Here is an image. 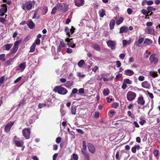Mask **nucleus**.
I'll return each mask as SVG.
<instances>
[{"mask_svg":"<svg viewBox=\"0 0 160 160\" xmlns=\"http://www.w3.org/2000/svg\"><path fill=\"white\" fill-rule=\"evenodd\" d=\"M67 44L69 47H70L72 48H74L75 46V43H73L71 41L69 43H67Z\"/></svg>","mask_w":160,"mask_h":160,"instance_id":"obj_41","label":"nucleus"},{"mask_svg":"<svg viewBox=\"0 0 160 160\" xmlns=\"http://www.w3.org/2000/svg\"><path fill=\"white\" fill-rule=\"evenodd\" d=\"M124 83L126 84H131L132 83V81L129 79H125L124 80Z\"/></svg>","mask_w":160,"mask_h":160,"instance_id":"obj_33","label":"nucleus"},{"mask_svg":"<svg viewBox=\"0 0 160 160\" xmlns=\"http://www.w3.org/2000/svg\"><path fill=\"white\" fill-rule=\"evenodd\" d=\"M75 30V28L73 26H72L71 28L70 29H69L68 27H66L65 28V32L68 37H70V34H72L74 32Z\"/></svg>","mask_w":160,"mask_h":160,"instance_id":"obj_5","label":"nucleus"},{"mask_svg":"<svg viewBox=\"0 0 160 160\" xmlns=\"http://www.w3.org/2000/svg\"><path fill=\"white\" fill-rule=\"evenodd\" d=\"M88 148L89 151L92 153H94L95 152V148L93 145L91 143L88 144Z\"/></svg>","mask_w":160,"mask_h":160,"instance_id":"obj_8","label":"nucleus"},{"mask_svg":"<svg viewBox=\"0 0 160 160\" xmlns=\"http://www.w3.org/2000/svg\"><path fill=\"white\" fill-rule=\"evenodd\" d=\"M36 45L35 43H33L30 48V52H33L35 51Z\"/></svg>","mask_w":160,"mask_h":160,"instance_id":"obj_29","label":"nucleus"},{"mask_svg":"<svg viewBox=\"0 0 160 160\" xmlns=\"http://www.w3.org/2000/svg\"><path fill=\"white\" fill-rule=\"evenodd\" d=\"M116 63L117 68L119 67L121 65V63L119 61H116Z\"/></svg>","mask_w":160,"mask_h":160,"instance_id":"obj_53","label":"nucleus"},{"mask_svg":"<svg viewBox=\"0 0 160 160\" xmlns=\"http://www.w3.org/2000/svg\"><path fill=\"white\" fill-rule=\"evenodd\" d=\"M78 92L80 94H83L84 93V89L83 88H81L78 90Z\"/></svg>","mask_w":160,"mask_h":160,"instance_id":"obj_51","label":"nucleus"},{"mask_svg":"<svg viewBox=\"0 0 160 160\" xmlns=\"http://www.w3.org/2000/svg\"><path fill=\"white\" fill-rule=\"evenodd\" d=\"M84 63V61L83 60H81L78 62V65L79 67H81L83 65Z\"/></svg>","mask_w":160,"mask_h":160,"instance_id":"obj_37","label":"nucleus"},{"mask_svg":"<svg viewBox=\"0 0 160 160\" xmlns=\"http://www.w3.org/2000/svg\"><path fill=\"white\" fill-rule=\"evenodd\" d=\"M7 11H0V15L1 16H3Z\"/></svg>","mask_w":160,"mask_h":160,"instance_id":"obj_55","label":"nucleus"},{"mask_svg":"<svg viewBox=\"0 0 160 160\" xmlns=\"http://www.w3.org/2000/svg\"><path fill=\"white\" fill-rule=\"evenodd\" d=\"M28 22V23L27 25L28 27L30 29L33 28L35 26V24L31 19L29 20Z\"/></svg>","mask_w":160,"mask_h":160,"instance_id":"obj_19","label":"nucleus"},{"mask_svg":"<svg viewBox=\"0 0 160 160\" xmlns=\"http://www.w3.org/2000/svg\"><path fill=\"white\" fill-rule=\"evenodd\" d=\"M107 44L109 46L112 50L115 49L116 45V42L115 41L112 40H109L107 41Z\"/></svg>","mask_w":160,"mask_h":160,"instance_id":"obj_9","label":"nucleus"},{"mask_svg":"<svg viewBox=\"0 0 160 160\" xmlns=\"http://www.w3.org/2000/svg\"><path fill=\"white\" fill-rule=\"evenodd\" d=\"M109 90L108 89H104L103 91V94L104 96H107L109 94Z\"/></svg>","mask_w":160,"mask_h":160,"instance_id":"obj_34","label":"nucleus"},{"mask_svg":"<svg viewBox=\"0 0 160 160\" xmlns=\"http://www.w3.org/2000/svg\"><path fill=\"white\" fill-rule=\"evenodd\" d=\"M26 65L25 62L21 63L19 65V68L18 69V70L22 69L23 70L25 69Z\"/></svg>","mask_w":160,"mask_h":160,"instance_id":"obj_27","label":"nucleus"},{"mask_svg":"<svg viewBox=\"0 0 160 160\" xmlns=\"http://www.w3.org/2000/svg\"><path fill=\"white\" fill-rule=\"evenodd\" d=\"M137 102L138 104L142 105H143L145 102V100H144L142 96H140L138 98Z\"/></svg>","mask_w":160,"mask_h":160,"instance_id":"obj_13","label":"nucleus"},{"mask_svg":"<svg viewBox=\"0 0 160 160\" xmlns=\"http://www.w3.org/2000/svg\"><path fill=\"white\" fill-rule=\"evenodd\" d=\"M53 91L55 92H58L59 94L62 95H65L68 92V91L66 89L60 86L56 87L54 89Z\"/></svg>","mask_w":160,"mask_h":160,"instance_id":"obj_1","label":"nucleus"},{"mask_svg":"<svg viewBox=\"0 0 160 160\" xmlns=\"http://www.w3.org/2000/svg\"><path fill=\"white\" fill-rule=\"evenodd\" d=\"M95 113V117L97 118H98L99 117V113L98 112H96Z\"/></svg>","mask_w":160,"mask_h":160,"instance_id":"obj_63","label":"nucleus"},{"mask_svg":"<svg viewBox=\"0 0 160 160\" xmlns=\"http://www.w3.org/2000/svg\"><path fill=\"white\" fill-rule=\"evenodd\" d=\"M61 140V138L60 137H58L57 138L56 140V142L57 143H59Z\"/></svg>","mask_w":160,"mask_h":160,"instance_id":"obj_48","label":"nucleus"},{"mask_svg":"<svg viewBox=\"0 0 160 160\" xmlns=\"http://www.w3.org/2000/svg\"><path fill=\"white\" fill-rule=\"evenodd\" d=\"M22 77L20 76L18 78H17L14 81V83H16L19 82L22 79Z\"/></svg>","mask_w":160,"mask_h":160,"instance_id":"obj_49","label":"nucleus"},{"mask_svg":"<svg viewBox=\"0 0 160 160\" xmlns=\"http://www.w3.org/2000/svg\"><path fill=\"white\" fill-rule=\"evenodd\" d=\"M98 69V67L96 66L92 68V70L94 72H96Z\"/></svg>","mask_w":160,"mask_h":160,"instance_id":"obj_46","label":"nucleus"},{"mask_svg":"<svg viewBox=\"0 0 160 160\" xmlns=\"http://www.w3.org/2000/svg\"><path fill=\"white\" fill-rule=\"evenodd\" d=\"M5 56V54H2L0 55V60H2L3 61H4L5 60V59L4 58Z\"/></svg>","mask_w":160,"mask_h":160,"instance_id":"obj_38","label":"nucleus"},{"mask_svg":"<svg viewBox=\"0 0 160 160\" xmlns=\"http://www.w3.org/2000/svg\"><path fill=\"white\" fill-rule=\"evenodd\" d=\"M118 105V103L115 102L112 104V107L114 108H117Z\"/></svg>","mask_w":160,"mask_h":160,"instance_id":"obj_40","label":"nucleus"},{"mask_svg":"<svg viewBox=\"0 0 160 160\" xmlns=\"http://www.w3.org/2000/svg\"><path fill=\"white\" fill-rule=\"evenodd\" d=\"M133 153H135L136 152V149L135 147H133L131 149Z\"/></svg>","mask_w":160,"mask_h":160,"instance_id":"obj_60","label":"nucleus"},{"mask_svg":"<svg viewBox=\"0 0 160 160\" xmlns=\"http://www.w3.org/2000/svg\"><path fill=\"white\" fill-rule=\"evenodd\" d=\"M141 85L143 88H149L150 87L149 83L146 81L142 82V83Z\"/></svg>","mask_w":160,"mask_h":160,"instance_id":"obj_17","label":"nucleus"},{"mask_svg":"<svg viewBox=\"0 0 160 160\" xmlns=\"http://www.w3.org/2000/svg\"><path fill=\"white\" fill-rule=\"evenodd\" d=\"M76 131L79 133H80L81 134H83L84 132L81 129H77L76 130Z\"/></svg>","mask_w":160,"mask_h":160,"instance_id":"obj_47","label":"nucleus"},{"mask_svg":"<svg viewBox=\"0 0 160 160\" xmlns=\"http://www.w3.org/2000/svg\"><path fill=\"white\" fill-rule=\"evenodd\" d=\"M46 106V104L45 103H39L38 104V107L40 108H41L44 107H45Z\"/></svg>","mask_w":160,"mask_h":160,"instance_id":"obj_44","label":"nucleus"},{"mask_svg":"<svg viewBox=\"0 0 160 160\" xmlns=\"http://www.w3.org/2000/svg\"><path fill=\"white\" fill-rule=\"evenodd\" d=\"M99 14L100 17L102 18L104 16L106 15L104 11H99Z\"/></svg>","mask_w":160,"mask_h":160,"instance_id":"obj_32","label":"nucleus"},{"mask_svg":"<svg viewBox=\"0 0 160 160\" xmlns=\"http://www.w3.org/2000/svg\"><path fill=\"white\" fill-rule=\"evenodd\" d=\"M146 2H147V3L148 5H151L153 4V2L152 1H149L148 2L146 1Z\"/></svg>","mask_w":160,"mask_h":160,"instance_id":"obj_61","label":"nucleus"},{"mask_svg":"<svg viewBox=\"0 0 160 160\" xmlns=\"http://www.w3.org/2000/svg\"><path fill=\"white\" fill-rule=\"evenodd\" d=\"M128 28L125 26L121 27L120 29L119 33H122L123 32H127L128 31Z\"/></svg>","mask_w":160,"mask_h":160,"instance_id":"obj_15","label":"nucleus"},{"mask_svg":"<svg viewBox=\"0 0 160 160\" xmlns=\"http://www.w3.org/2000/svg\"><path fill=\"white\" fill-rule=\"evenodd\" d=\"M117 17H114L116 21V24L118 25H119L123 22V18L122 17H121L119 18V19L118 20H117Z\"/></svg>","mask_w":160,"mask_h":160,"instance_id":"obj_23","label":"nucleus"},{"mask_svg":"<svg viewBox=\"0 0 160 160\" xmlns=\"http://www.w3.org/2000/svg\"><path fill=\"white\" fill-rule=\"evenodd\" d=\"M144 40V38L139 37L138 41L135 42V45L137 46H139L143 42Z\"/></svg>","mask_w":160,"mask_h":160,"instance_id":"obj_18","label":"nucleus"},{"mask_svg":"<svg viewBox=\"0 0 160 160\" xmlns=\"http://www.w3.org/2000/svg\"><path fill=\"white\" fill-rule=\"evenodd\" d=\"M58 75H61L64 74V72L62 71V69H58L56 71Z\"/></svg>","mask_w":160,"mask_h":160,"instance_id":"obj_36","label":"nucleus"},{"mask_svg":"<svg viewBox=\"0 0 160 160\" xmlns=\"http://www.w3.org/2000/svg\"><path fill=\"white\" fill-rule=\"evenodd\" d=\"M78 91V89L76 88H74L72 89L71 93L69 98H71L72 97H75L74 94L77 93Z\"/></svg>","mask_w":160,"mask_h":160,"instance_id":"obj_22","label":"nucleus"},{"mask_svg":"<svg viewBox=\"0 0 160 160\" xmlns=\"http://www.w3.org/2000/svg\"><path fill=\"white\" fill-rule=\"evenodd\" d=\"M92 47L97 51H99L100 50V47L97 44H93L92 45Z\"/></svg>","mask_w":160,"mask_h":160,"instance_id":"obj_30","label":"nucleus"},{"mask_svg":"<svg viewBox=\"0 0 160 160\" xmlns=\"http://www.w3.org/2000/svg\"><path fill=\"white\" fill-rule=\"evenodd\" d=\"M22 42V40H19L16 41L14 43V47L18 48L19 45Z\"/></svg>","mask_w":160,"mask_h":160,"instance_id":"obj_35","label":"nucleus"},{"mask_svg":"<svg viewBox=\"0 0 160 160\" xmlns=\"http://www.w3.org/2000/svg\"><path fill=\"white\" fill-rule=\"evenodd\" d=\"M82 148L81 149L82 150H87V146L86 142L85 141H82Z\"/></svg>","mask_w":160,"mask_h":160,"instance_id":"obj_31","label":"nucleus"},{"mask_svg":"<svg viewBox=\"0 0 160 160\" xmlns=\"http://www.w3.org/2000/svg\"><path fill=\"white\" fill-rule=\"evenodd\" d=\"M149 75L153 77H156L158 76V74L157 72L151 71L149 72Z\"/></svg>","mask_w":160,"mask_h":160,"instance_id":"obj_25","label":"nucleus"},{"mask_svg":"<svg viewBox=\"0 0 160 160\" xmlns=\"http://www.w3.org/2000/svg\"><path fill=\"white\" fill-rule=\"evenodd\" d=\"M72 158L73 160H78V156L75 154H72Z\"/></svg>","mask_w":160,"mask_h":160,"instance_id":"obj_42","label":"nucleus"},{"mask_svg":"<svg viewBox=\"0 0 160 160\" xmlns=\"http://www.w3.org/2000/svg\"><path fill=\"white\" fill-rule=\"evenodd\" d=\"M12 44L11 43L7 44L4 46L5 48V50L8 51L10 49L11 47L12 46Z\"/></svg>","mask_w":160,"mask_h":160,"instance_id":"obj_26","label":"nucleus"},{"mask_svg":"<svg viewBox=\"0 0 160 160\" xmlns=\"http://www.w3.org/2000/svg\"><path fill=\"white\" fill-rule=\"evenodd\" d=\"M13 62V61L12 58H10L9 60L6 61L4 63V65L6 66H8L9 65L12 64Z\"/></svg>","mask_w":160,"mask_h":160,"instance_id":"obj_20","label":"nucleus"},{"mask_svg":"<svg viewBox=\"0 0 160 160\" xmlns=\"http://www.w3.org/2000/svg\"><path fill=\"white\" fill-rule=\"evenodd\" d=\"M67 5L64 3H58L52 10H67Z\"/></svg>","mask_w":160,"mask_h":160,"instance_id":"obj_2","label":"nucleus"},{"mask_svg":"<svg viewBox=\"0 0 160 160\" xmlns=\"http://www.w3.org/2000/svg\"><path fill=\"white\" fill-rule=\"evenodd\" d=\"M75 4L77 7H80L83 5L84 3V0H75Z\"/></svg>","mask_w":160,"mask_h":160,"instance_id":"obj_12","label":"nucleus"},{"mask_svg":"<svg viewBox=\"0 0 160 160\" xmlns=\"http://www.w3.org/2000/svg\"><path fill=\"white\" fill-rule=\"evenodd\" d=\"M82 153L83 156L86 159L89 160L90 159V155L87 150H82Z\"/></svg>","mask_w":160,"mask_h":160,"instance_id":"obj_10","label":"nucleus"},{"mask_svg":"<svg viewBox=\"0 0 160 160\" xmlns=\"http://www.w3.org/2000/svg\"><path fill=\"white\" fill-rule=\"evenodd\" d=\"M145 79V77L143 76H140L138 78V79L139 81H143Z\"/></svg>","mask_w":160,"mask_h":160,"instance_id":"obj_45","label":"nucleus"},{"mask_svg":"<svg viewBox=\"0 0 160 160\" xmlns=\"http://www.w3.org/2000/svg\"><path fill=\"white\" fill-rule=\"evenodd\" d=\"M152 41L151 40L147 38L145 40L144 43L148 45H150L152 44Z\"/></svg>","mask_w":160,"mask_h":160,"instance_id":"obj_28","label":"nucleus"},{"mask_svg":"<svg viewBox=\"0 0 160 160\" xmlns=\"http://www.w3.org/2000/svg\"><path fill=\"white\" fill-rule=\"evenodd\" d=\"M35 2V1L34 0L28 2H26L24 6L23 7V9H24V8H25L28 10L31 9L32 6V3H33V4H34Z\"/></svg>","mask_w":160,"mask_h":160,"instance_id":"obj_6","label":"nucleus"},{"mask_svg":"<svg viewBox=\"0 0 160 160\" xmlns=\"http://www.w3.org/2000/svg\"><path fill=\"white\" fill-rule=\"evenodd\" d=\"M126 97L128 101H132L134 100L136 98V94L133 92L129 91L127 93Z\"/></svg>","mask_w":160,"mask_h":160,"instance_id":"obj_3","label":"nucleus"},{"mask_svg":"<svg viewBox=\"0 0 160 160\" xmlns=\"http://www.w3.org/2000/svg\"><path fill=\"white\" fill-rule=\"evenodd\" d=\"M115 24V21L113 19L111 20L110 22L109 26L110 29L111 30L114 27Z\"/></svg>","mask_w":160,"mask_h":160,"instance_id":"obj_24","label":"nucleus"},{"mask_svg":"<svg viewBox=\"0 0 160 160\" xmlns=\"http://www.w3.org/2000/svg\"><path fill=\"white\" fill-rule=\"evenodd\" d=\"M5 77L4 76L0 78V83H2L4 80Z\"/></svg>","mask_w":160,"mask_h":160,"instance_id":"obj_54","label":"nucleus"},{"mask_svg":"<svg viewBox=\"0 0 160 160\" xmlns=\"http://www.w3.org/2000/svg\"><path fill=\"white\" fill-rule=\"evenodd\" d=\"M67 53H70L72 52V50L71 48H67Z\"/></svg>","mask_w":160,"mask_h":160,"instance_id":"obj_57","label":"nucleus"},{"mask_svg":"<svg viewBox=\"0 0 160 160\" xmlns=\"http://www.w3.org/2000/svg\"><path fill=\"white\" fill-rule=\"evenodd\" d=\"M30 133L31 130L29 128H25L22 130V135L26 139L30 138Z\"/></svg>","mask_w":160,"mask_h":160,"instance_id":"obj_4","label":"nucleus"},{"mask_svg":"<svg viewBox=\"0 0 160 160\" xmlns=\"http://www.w3.org/2000/svg\"><path fill=\"white\" fill-rule=\"evenodd\" d=\"M40 42V40L39 39H37L35 41V43L37 45L39 44Z\"/></svg>","mask_w":160,"mask_h":160,"instance_id":"obj_58","label":"nucleus"},{"mask_svg":"<svg viewBox=\"0 0 160 160\" xmlns=\"http://www.w3.org/2000/svg\"><path fill=\"white\" fill-rule=\"evenodd\" d=\"M124 72L126 75L129 76H131L134 74L133 72L130 69L125 70Z\"/></svg>","mask_w":160,"mask_h":160,"instance_id":"obj_21","label":"nucleus"},{"mask_svg":"<svg viewBox=\"0 0 160 160\" xmlns=\"http://www.w3.org/2000/svg\"><path fill=\"white\" fill-rule=\"evenodd\" d=\"M59 46L62 48H64L65 47V44L63 42H61Z\"/></svg>","mask_w":160,"mask_h":160,"instance_id":"obj_52","label":"nucleus"},{"mask_svg":"<svg viewBox=\"0 0 160 160\" xmlns=\"http://www.w3.org/2000/svg\"><path fill=\"white\" fill-rule=\"evenodd\" d=\"M149 60L151 62L156 63L158 62V59L155 57L154 54H152L149 58Z\"/></svg>","mask_w":160,"mask_h":160,"instance_id":"obj_11","label":"nucleus"},{"mask_svg":"<svg viewBox=\"0 0 160 160\" xmlns=\"http://www.w3.org/2000/svg\"><path fill=\"white\" fill-rule=\"evenodd\" d=\"M14 143L16 146L18 147H21L23 144V142L21 140H15Z\"/></svg>","mask_w":160,"mask_h":160,"instance_id":"obj_16","label":"nucleus"},{"mask_svg":"<svg viewBox=\"0 0 160 160\" xmlns=\"http://www.w3.org/2000/svg\"><path fill=\"white\" fill-rule=\"evenodd\" d=\"M119 152L118 151H117L116 155L115 157L117 160H119L120 159V158H119Z\"/></svg>","mask_w":160,"mask_h":160,"instance_id":"obj_50","label":"nucleus"},{"mask_svg":"<svg viewBox=\"0 0 160 160\" xmlns=\"http://www.w3.org/2000/svg\"><path fill=\"white\" fill-rule=\"evenodd\" d=\"M76 107H72L71 108V112L72 114L75 115L76 114Z\"/></svg>","mask_w":160,"mask_h":160,"instance_id":"obj_39","label":"nucleus"},{"mask_svg":"<svg viewBox=\"0 0 160 160\" xmlns=\"http://www.w3.org/2000/svg\"><path fill=\"white\" fill-rule=\"evenodd\" d=\"M58 156L57 153H55L53 156V160H56L57 157Z\"/></svg>","mask_w":160,"mask_h":160,"instance_id":"obj_64","label":"nucleus"},{"mask_svg":"<svg viewBox=\"0 0 160 160\" xmlns=\"http://www.w3.org/2000/svg\"><path fill=\"white\" fill-rule=\"evenodd\" d=\"M125 57V55L123 53H121L119 56V57L122 59L124 58Z\"/></svg>","mask_w":160,"mask_h":160,"instance_id":"obj_56","label":"nucleus"},{"mask_svg":"<svg viewBox=\"0 0 160 160\" xmlns=\"http://www.w3.org/2000/svg\"><path fill=\"white\" fill-rule=\"evenodd\" d=\"M6 22V20L5 18H0V22L2 23H3Z\"/></svg>","mask_w":160,"mask_h":160,"instance_id":"obj_59","label":"nucleus"},{"mask_svg":"<svg viewBox=\"0 0 160 160\" xmlns=\"http://www.w3.org/2000/svg\"><path fill=\"white\" fill-rule=\"evenodd\" d=\"M122 76V74H118L117 75L116 77V79H118L120 78Z\"/></svg>","mask_w":160,"mask_h":160,"instance_id":"obj_62","label":"nucleus"},{"mask_svg":"<svg viewBox=\"0 0 160 160\" xmlns=\"http://www.w3.org/2000/svg\"><path fill=\"white\" fill-rule=\"evenodd\" d=\"M154 156L155 157H157L158 155V151L157 150H155L153 152Z\"/></svg>","mask_w":160,"mask_h":160,"instance_id":"obj_43","label":"nucleus"},{"mask_svg":"<svg viewBox=\"0 0 160 160\" xmlns=\"http://www.w3.org/2000/svg\"><path fill=\"white\" fill-rule=\"evenodd\" d=\"M151 11H142V13L146 15L145 18H149L148 16H150L152 14Z\"/></svg>","mask_w":160,"mask_h":160,"instance_id":"obj_14","label":"nucleus"},{"mask_svg":"<svg viewBox=\"0 0 160 160\" xmlns=\"http://www.w3.org/2000/svg\"><path fill=\"white\" fill-rule=\"evenodd\" d=\"M14 123V122H10L7 124L5 126L4 131L7 132H9L11 129V128L13 125Z\"/></svg>","mask_w":160,"mask_h":160,"instance_id":"obj_7","label":"nucleus"}]
</instances>
